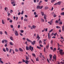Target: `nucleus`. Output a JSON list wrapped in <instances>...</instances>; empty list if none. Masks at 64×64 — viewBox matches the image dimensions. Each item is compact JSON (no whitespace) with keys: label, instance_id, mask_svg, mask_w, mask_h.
Listing matches in <instances>:
<instances>
[{"label":"nucleus","instance_id":"f257e3e1","mask_svg":"<svg viewBox=\"0 0 64 64\" xmlns=\"http://www.w3.org/2000/svg\"><path fill=\"white\" fill-rule=\"evenodd\" d=\"M11 1H12L11 4H13L14 6H15L16 5L15 2V0H11Z\"/></svg>","mask_w":64,"mask_h":64},{"label":"nucleus","instance_id":"f03ea898","mask_svg":"<svg viewBox=\"0 0 64 64\" xmlns=\"http://www.w3.org/2000/svg\"><path fill=\"white\" fill-rule=\"evenodd\" d=\"M63 51L62 50H59V52L60 53V54L61 55H63L64 54V52H63Z\"/></svg>","mask_w":64,"mask_h":64},{"label":"nucleus","instance_id":"7ed1b4c3","mask_svg":"<svg viewBox=\"0 0 64 64\" xmlns=\"http://www.w3.org/2000/svg\"><path fill=\"white\" fill-rule=\"evenodd\" d=\"M33 47H32V46H30L28 47V48L30 50H31V51L32 52L33 50H34L33 49ZM33 50V51L32 50Z\"/></svg>","mask_w":64,"mask_h":64},{"label":"nucleus","instance_id":"20e7f679","mask_svg":"<svg viewBox=\"0 0 64 64\" xmlns=\"http://www.w3.org/2000/svg\"><path fill=\"white\" fill-rule=\"evenodd\" d=\"M61 3V2H58L54 4V5H60Z\"/></svg>","mask_w":64,"mask_h":64},{"label":"nucleus","instance_id":"39448f33","mask_svg":"<svg viewBox=\"0 0 64 64\" xmlns=\"http://www.w3.org/2000/svg\"><path fill=\"white\" fill-rule=\"evenodd\" d=\"M14 34L16 36H18V32L17 30H14Z\"/></svg>","mask_w":64,"mask_h":64},{"label":"nucleus","instance_id":"423d86ee","mask_svg":"<svg viewBox=\"0 0 64 64\" xmlns=\"http://www.w3.org/2000/svg\"><path fill=\"white\" fill-rule=\"evenodd\" d=\"M53 20L52 19L50 22H48V23L50 24V25H52V23H53Z\"/></svg>","mask_w":64,"mask_h":64},{"label":"nucleus","instance_id":"0eeeda50","mask_svg":"<svg viewBox=\"0 0 64 64\" xmlns=\"http://www.w3.org/2000/svg\"><path fill=\"white\" fill-rule=\"evenodd\" d=\"M36 26H35L34 25H33L32 26L31 28V29H32L33 28L34 29H35V28H36Z\"/></svg>","mask_w":64,"mask_h":64},{"label":"nucleus","instance_id":"6e6552de","mask_svg":"<svg viewBox=\"0 0 64 64\" xmlns=\"http://www.w3.org/2000/svg\"><path fill=\"white\" fill-rule=\"evenodd\" d=\"M25 63L26 64H28V63H29V61L28 60H26Z\"/></svg>","mask_w":64,"mask_h":64},{"label":"nucleus","instance_id":"1a4fd4ad","mask_svg":"<svg viewBox=\"0 0 64 64\" xmlns=\"http://www.w3.org/2000/svg\"><path fill=\"white\" fill-rule=\"evenodd\" d=\"M19 51L20 52H23V50L21 48H19Z\"/></svg>","mask_w":64,"mask_h":64},{"label":"nucleus","instance_id":"9d476101","mask_svg":"<svg viewBox=\"0 0 64 64\" xmlns=\"http://www.w3.org/2000/svg\"><path fill=\"white\" fill-rule=\"evenodd\" d=\"M40 8L41 6H38L36 7V9H40Z\"/></svg>","mask_w":64,"mask_h":64},{"label":"nucleus","instance_id":"9b49d317","mask_svg":"<svg viewBox=\"0 0 64 64\" xmlns=\"http://www.w3.org/2000/svg\"><path fill=\"white\" fill-rule=\"evenodd\" d=\"M50 58L49 59L50 61H51V60L52 59V55L51 54L50 55Z\"/></svg>","mask_w":64,"mask_h":64},{"label":"nucleus","instance_id":"f8f14e48","mask_svg":"<svg viewBox=\"0 0 64 64\" xmlns=\"http://www.w3.org/2000/svg\"><path fill=\"white\" fill-rule=\"evenodd\" d=\"M35 44V42L34 41L32 42V45H34Z\"/></svg>","mask_w":64,"mask_h":64},{"label":"nucleus","instance_id":"ddd939ff","mask_svg":"<svg viewBox=\"0 0 64 64\" xmlns=\"http://www.w3.org/2000/svg\"><path fill=\"white\" fill-rule=\"evenodd\" d=\"M37 38H38V40H39V39H40V37H39V35H38L37 36L36 39H37Z\"/></svg>","mask_w":64,"mask_h":64},{"label":"nucleus","instance_id":"4468645a","mask_svg":"<svg viewBox=\"0 0 64 64\" xmlns=\"http://www.w3.org/2000/svg\"><path fill=\"white\" fill-rule=\"evenodd\" d=\"M49 44H48L46 46V49H48V48H49Z\"/></svg>","mask_w":64,"mask_h":64},{"label":"nucleus","instance_id":"2eb2a0df","mask_svg":"<svg viewBox=\"0 0 64 64\" xmlns=\"http://www.w3.org/2000/svg\"><path fill=\"white\" fill-rule=\"evenodd\" d=\"M26 40L28 41V42H32V41L30 40L28 38H27Z\"/></svg>","mask_w":64,"mask_h":64},{"label":"nucleus","instance_id":"dca6fc26","mask_svg":"<svg viewBox=\"0 0 64 64\" xmlns=\"http://www.w3.org/2000/svg\"><path fill=\"white\" fill-rule=\"evenodd\" d=\"M10 39L11 40H12V41H13V37L12 36H11L10 37Z\"/></svg>","mask_w":64,"mask_h":64},{"label":"nucleus","instance_id":"f3484780","mask_svg":"<svg viewBox=\"0 0 64 64\" xmlns=\"http://www.w3.org/2000/svg\"><path fill=\"white\" fill-rule=\"evenodd\" d=\"M54 56H53V58L55 60L56 59V55L55 54H54Z\"/></svg>","mask_w":64,"mask_h":64},{"label":"nucleus","instance_id":"a211bd4d","mask_svg":"<svg viewBox=\"0 0 64 64\" xmlns=\"http://www.w3.org/2000/svg\"><path fill=\"white\" fill-rule=\"evenodd\" d=\"M26 59L27 60H29V58L28 57V56H26Z\"/></svg>","mask_w":64,"mask_h":64},{"label":"nucleus","instance_id":"6ab92c4d","mask_svg":"<svg viewBox=\"0 0 64 64\" xmlns=\"http://www.w3.org/2000/svg\"><path fill=\"white\" fill-rule=\"evenodd\" d=\"M15 51L16 52H18L19 50H18V49L15 48Z\"/></svg>","mask_w":64,"mask_h":64},{"label":"nucleus","instance_id":"aec40b11","mask_svg":"<svg viewBox=\"0 0 64 64\" xmlns=\"http://www.w3.org/2000/svg\"><path fill=\"white\" fill-rule=\"evenodd\" d=\"M60 15H62L63 16H64V12H62L60 14Z\"/></svg>","mask_w":64,"mask_h":64},{"label":"nucleus","instance_id":"412c9836","mask_svg":"<svg viewBox=\"0 0 64 64\" xmlns=\"http://www.w3.org/2000/svg\"><path fill=\"white\" fill-rule=\"evenodd\" d=\"M2 24H5V22H4V20H2Z\"/></svg>","mask_w":64,"mask_h":64},{"label":"nucleus","instance_id":"4be33fe9","mask_svg":"<svg viewBox=\"0 0 64 64\" xmlns=\"http://www.w3.org/2000/svg\"><path fill=\"white\" fill-rule=\"evenodd\" d=\"M60 26H56V28L57 29H59V28H60Z\"/></svg>","mask_w":64,"mask_h":64},{"label":"nucleus","instance_id":"5701e85b","mask_svg":"<svg viewBox=\"0 0 64 64\" xmlns=\"http://www.w3.org/2000/svg\"><path fill=\"white\" fill-rule=\"evenodd\" d=\"M59 24H62V21H61V20H60V21L59 22Z\"/></svg>","mask_w":64,"mask_h":64},{"label":"nucleus","instance_id":"b1692460","mask_svg":"<svg viewBox=\"0 0 64 64\" xmlns=\"http://www.w3.org/2000/svg\"><path fill=\"white\" fill-rule=\"evenodd\" d=\"M49 8H48V7L47 6H46L44 8V9H48Z\"/></svg>","mask_w":64,"mask_h":64},{"label":"nucleus","instance_id":"393cba45","mask_svg":"<svg viewBox=\"0 0 64 64\" xmlns=\"http://www.w3.org/2000/svg\"><path fill=\"white\" fill-rule=\"evenodd\" d=\"M26 49L27 50H29V48L27 46H26Z\"/></svg>","mask_w":64,"mask_h":64},{"label":"nucleus","instance_id":"a878e982","mask_svg":"<svg viewBox=\"0 0 64 64\" xmlns=\"http://www.w3.org/2000/svg\"><path fill=\"white\" fill-rule=\"evenodd\" d=\"M56 0H51V2L52 3H53V2H54V1H55Z\"/></svg>","mask_w":64,"mask_h":64},{"label":"nucleus","instance_id":"bb28decb","mask_svg":"<svg viewBox=\"0 0 64 64\" xmlns=\"http://www.w3.org/2000/svg\"><path fill=\"white\" fill-rule=\"evenodd\" d=\"M10 45H13V44L12 42H10Z\"/></svg>","mask_w":64,"mask_h":64},{"label":"nucleus","instance_id":"cd10ccee","mask_svg":"<svg viewBox=\"0 0 64 64\" xmlns=\"http://www.w3.org/2000/svg\"><path fill=\"white\" fill-rule=\"evenodd\" d=\"M44 19H45V20L46 19V15H44Z\"/></svg>","mask_w":64,"mask_h":64},{"label":"nucleus","instance_id":"c85d7f7f","mask_svg":"<svg viewBox=\"0 0 64 64\" xmlns=\"http://www.w3.org/2000/svg\"><path fill=\"white\" fill-rule=\"evenodd\" d=\"M7 9H8V8L7 7H5L4 8V10H5V11H7Z\"/></svg>","mask_w":64,"mask_h":64},{"label":"nucleus","instance_id":"c756f323","mask_svg":"<svg viewBox=\"0 0 64 64\" xmlns=\"http://www.w3.org/2000/svg\"><path fill=\"white\" fill-rule=\"evenodd\" d=\"M6 50L7 52H8V51H9V49H8V48H6Z\"/></svg>","mask_w":64,"mask_h":64},{"label":"nucleus","instance_id":"7c9ffc66","mask_svg":"<svg viewBox=\"0 0 64 64\" xmlns=\"http://www.w3.org/2000/svg\"><path fill=\"white\" fill-rule=\"evenodd\" d=\"M62 31H64V26H62Z\"/></svg>","mask_w":64,"mask_h":64},{"label":"nucleus","instance_id":"2f4dec72","mask_svg":"<svg viewBox=\"0 0 64 64\" xmlns=\"http://www.w3.org/2000/svg\"><path fill=\"white\" fill-rule=\"evenodd\" d=\"M41 19L42 20V22H44V21H45V20L44 19L42 18H41Z\"/></svg>","mask_w":64,"mask_h":64},{"label":"nucleus","instance_id":"473e14b6","mask_svg":"<svg viewBox=\"0 0 64 64\" xmlns=\"http://www.w3.org/2000/svg\"><path fill=\"white\" fill-rule=\"evenodd\" d=\"M42 43V41L41 40H40L39 41V44H41Z\"/></svg>","mask_w":64,"mask_h":64},{"label":"nucleus","instance_id":"72a5a7b5","mask_svg":"<svg viewBox=\"0 0 64 64\" xmlns=\"http://www.w3.org/2000/svg\"><path fill=\"white\" fill-rule=\"evenodd\" d=\"M56 48H54V49L53 50V52H54V51H56Z\"/></svg>","mask_w":64,"mask_h":64},{"label":"nucleus","instance_id":"f704fd0d","mask_svg":"<svg viewBox=\"0 0 64 64\" xmlns=\"http://www.w3.org/2000/svg\"><path fill=\"white\" fill-rule=\"evenodd\" d=\"M2 50L3 51H4V52H6V50H5V49H4V48H3Z\"/></svg>","mask_w":64,"mask_h":64},{"label":"nucleus","instance_id":"c9c22d12","mask_svg":"<svg viewBox=\"0 0 64 64\" xmlns=\"http://www.w3.org/2000/svg\"><path fill=\"white\" fill-rule=\"evenodd\" d=\"M11 51H12V49H10V50L9 51L10 53H11Z\"/></svg>","mask_w":64,"mask_h":64},{"label":"nucleus","instance_id":"e433bc0d","mask_svg":"<svg viewBox=\"0 0 64 64\" xmlns=\"http://www.w3.org/2000/svg\"><path fill=\"white\" fill-rule=\"evenodd\" d=\"M37 48H38V49H41V47H39L38 46H37Z\"/></svg>","mask_w":64,"mask_h":64},{"label":"nucleus","instance_id":"4c0bfd02","mask_svg":"<svg viewBox=\"0 0 64 64\" xmlns=\"http://www.w3.org/2000/svg\"><path fill=\"white\" fill-rule=\"evenodd\" d=\"M57 33H55V34H54V36H56V35H57Z\"/></svg>","mask_w":64,"mask_h":64},{"label":"nucleus","instance_id":"58836bf2","mask_svg":"<svg viewBox=\"0 0 64 64\" xmlns=\"http://www.w3.org/2000/svg\"><path fill=\"white\" fill-rule=\"evenodd\" d=\"M52 31H53V29H52L50 31H49V32L50 33H51V32H52Z\"/></svg>","mask_w":64,"mask_h":64},{"label":"nucleus","instance_id":"ea45409f","mask_svg":"<svg viewBox=\"0 0 64 64\" xmlns=\"http://www.w3.org/2000/svg\"><path fill=\"white\" fill-rule=\"evenodd\" d=\"M56 23H59V22L58 20H56Z\"/></svg>","mask_w":64,"mask_h":64},{"label":"nucleus","instance_id":"a19ab883","mask_svg":"<svg viewBox=\"0 0 64 64\" xmlns=\"http://www.w3.org/2000/svg\"><path fill=\"white\" fill-rule=\"evenodd\" d=\"M34 15H36V14H37V13H36V12H35L34 13Z\"/></svg>","mask_w":64,"mask_h":64},{"label":"nucleus","instance_id":"79ce46f5","mask_svg":"<svg viewBox=\"0 0 64 64\" xmlns=\"http://www.w3.org/2000/svg\"><path fill=\"white\" fill-rule=\"evenodd\" d=\"M13 12V10H10V13H12Z\"/></svg>","mask_w":64,"mask_h":64},{"label":"nucleus","instance_id":"37998d69","mask_svg":"<svg viewBox=\"0 0 64 64\" xmlns=\"http://www.w3.org/2000/svg\"><path fill=\"white\" fill-rule=\"evenodd\" d=\"M20 32H21V33H23V32H24V31L23 30H20Z\"/></svg>","mask_w":64,"mask_h":64},{"label":"nucleus","instance_id":"c03bdc74","mask_svg":"<svg viewBox=\"0 0 64 64\" xmlns=\"http://www.w3.org/2000/svg\"><path fill=\"white\" fill-rule=\"evenodd\" d=\"M32 55L34 57H35V54H32Z\"/></svg>","mask_w":64,"mask_h":64},{"label":"nucleus","instance_id":"a18cd8bd","mask_svg":"<svg viewBox=\"0 0 64 64\" xmlns=\"http://www.w3.org/2000/svg\"><path fill=\"white\" fill-rule=\"evenodd\" d=\"M7 43H6V44H5V46L7 47Z\"/></svg>","mask_w":64,"mask_h":64},{"label":"nucleus","instance_id":"49530a36","mask_svg":"<svg viewBox=\"0 0 64 64\" xmlns=\"http://www.w3.org/2000/svg\"><path fill=\"white\" fill-rule=\"evenodd\" d=\"M22 62H25V60L24 59H22Z\"/></svg>","mask_w":64,"mask_h":64},{"label":"nucleus","instance_id":"de8ad7c7","mask_svg":"<svg viewBox=\"0 0 64 64\" xmlns=\"http://www.w3.org/2000/svg\"><path fill=\"white\" fill-rule=\"evenodd\" d=\"M4 41L5 42V43H7L8 42L6 40H4Z\"/></svg>","mask_w":64,"mask_h":64},{"label":"nucleus","instance_id":"09e8293b","mask_svg":"<svg viewBox=\"0 0 64 64\" xmlns=\"http://www.w3.org/2000/svg\"><path fill=\"white\" fill-rule=\"evenodd\" d=\"M23 16H22L21 18V20H23Z\"/></svg>","mask_w":64,"mask_h":64},{"label":"nucleus","instance_id":"8fccbe9b","mask_svg":"<svg viewBox=\"0 0 64 64\" xmlns=\"http://www.w3.org/2000/svg\"><path fill=\"white\" fill-rule=\"evenodd\" d=\"M23 13H24V12L23 11H22V12H21V14L23 15Z\"/></svg>","mask_w":64,"mask_h":64},{"label":"nucleus","instance_id":"3c124183","mask_svg":"<svg viewBox=\"0 0 64 64\" xmlns=\"http://www.w3.org/2000/svg\"><path fill=\"white\" fill-rule=\"evenodd\" d=\"M44 30H42V32H44V31H45V28H44Z\"/></svg>","mask_w":64,"mask_h":64},{"label":"nucleus","instance_id":"603ef678","mask_svg":"<svg viewBox=\"0 0 64 64\" xmlns=\"http://www.w3.org/2000/svg\"><path fill=\"white\" fill-rule=\"evenodd\" d=\"M0 63H2V64H3L4 63L3 62V61H2L1 60H0Z\"/></svg>","mask_w":64,"mask_h":64},{"label":"nucleus","instance_id":"864d4df0","mask_svg":"<svg viewBox=\"0 0 64 64\" xmlns=\"http://www.w3.org/2000/svg\"><path fill=\"white\" fill-rule=\"evenodd\" d=\"M5 34H6V35H7V32H6V31H5Z\"/></svg>","mask_w":64,"mask_h":64},{"label":"nucleus","instance_id":"5fc2aeb1","mask_svg":"<svg viewBox=\"0 0 64 64\" xmlns=\"http://www.w3.org/2000/svg\"><path fill=\"white\" fill-rule=\"evenodd\" d=\"M36 61H39V60L38 59V58H36Z\"/></svg>","mask_w":64,"mask_h":64},{"label":"nucleus","instance_id":"6e6d98bb","mask_svg":"<svg viewBox=\"0 0 64 64\" xmlns=\"http://www.w3.org/2000/svg\"><path fill=\"white\" fill-rule=\"evenodd\" d=\"M20 25H18V28H20Z\"/></svg>","mask_w":64,"mask_h":64},{"label":"nucleus","instance_id":"4d7b16f0","mask_svg":"<svg viewBox=\"0 0 64 64\" xmlns=\"http://www.w3.org/2000/svg\"><path fill=\"white\" fill-rule=\"evenodd\" d=\"M53 41L52 40L51 41V43L52 44L53 43Z\"/></svg>","mask_w":64,"mask_h":64},{"label":"nucleus","instance_id":"13d9d810","mask_svg":"<svg viewBox=\"0 0 64 64\" xmlns=\"http://www.w3.org/2000/svg\"><path fill=\"white\" fill-rule=\"evenodd\" d=\"M38 17V16L36 14V15L35 16H34V17Z\"/></svg>","mask_w":64,"mask_h":64},{"label":"nucleus","instance_id":"bf43d9fd","mask_svg":"<svg viewBox=\"0 0 64 64\" xmlns=\"http://www.w3.org/2000/svg\"><path fill=\"white\" fill-rule=\"evenodd\" d=\"M11 27L12 28H13V26L12 25H10Z\"/></svg>","mask_w":64,"mask_h":64},{"label":"nucleus","instance_id":"052dcab7","mask_svg":"<svg viewBox=\"0 0 64 64\" xmlns=\"http://www.w3.org/2000/svg\"><path fill=\"white\" fill-rule=\"evenodd\" d=\"M43 6H40V9H42V8H43Z\"/></svg>","mask_w":64,"mask_h":64},{"label":"nucleus","instance_id":"680f3d73","mask_svg":"<svg viewBox=\"0 0 64 64\" xmlns=\"http://www.w3.org/2000/svg\"><path fill=\"white\" fill-rule=\"evenodd\" d=\"M60 63H61V64H64V62H60Z\"/></svg>","mask_w":64,"mask_h":64},{"label":"nucleus","instance_id":"e2e57ef3","mask_svg":"<svg viewBox=\"0 0 64 64\" xmlns=\"http://www.w3.org/2000/svg\"><path fill=\"white\" fill-rule=\"evenodd\" d=\"M25 16L26 18H27V17H28V16L26 15H25Z\"/></svg>","mask_w":64,"mask_h":64},{"label":"nucleus","instance_id":"0e129e2a","mask_svg":"<svg viewBox=\"0 0 64 64\" xmlns=\"http://www.w3.org/2000/svg\"><path fill=\"white\" fill-rule=\"evenodd\" d=\"M10 22L11 23H12V20H10Z\"/></svg>","mask_w":64,"mask_h":64},{"label":"nucleus","instance_id":"69168bd1","mask_svg":"<svg viewBox=\"0 0 64 64\" xmlns=\"http://www.w3.org/2000/svg\"><path fill=\"white\" fill-rule=\"evenodd\" d=\"M22 63V62H18V63L19 64H20V63Z\"/></svg>","mask_w":64,"mask_h":64},{"label":"nucleus","instance_id":"338daca9","mask_svg":"<svg viewBox=\"0 0 64 64\" xmlns=\"http://www.w3.org/2000/svg\"><path fill=\"white\" fill-rule=\"evenodd\" d=\"M37 0H34V3H36V1Z\"/></svg>","mask_w":64,"mask_h":64},{"label":"nucleus","instance_id":"774afa93","mask_svg":"<svg viewBox=\"0 0 64 64\" xmlns=\"http://www.w3.org/2000/svg\"><path fill=\"white\" fill-rule=\"evenodd\" d=\"M2 31L0 32V34H2Z\"/></svg>","mask_w":64,"mask_h":64}]
</instances>
